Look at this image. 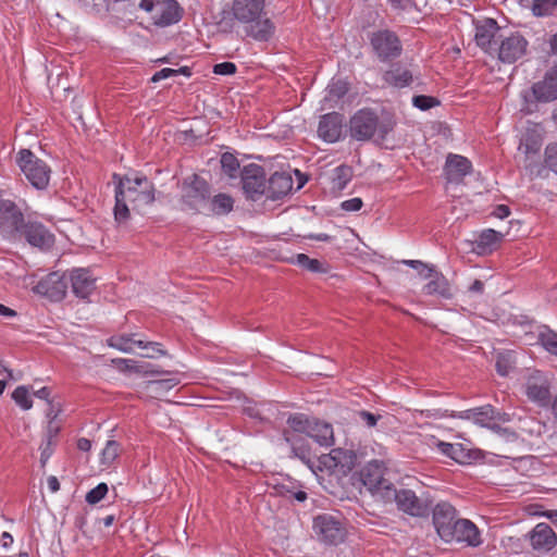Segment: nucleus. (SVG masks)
I'll return each instance as SVG.
<instances>
[{
    "instance_id": "obj_1",
    "label": "nucleus",
    "mask_w": 557,
    "mask_h": 557,
    "mask_svg": "<svg viewBox=\"0 0 557 557\" xmlns=\"http://www.w3.org/2000/svg\"><path fill=\"white\" fill-rule=\"evenodd\" d=\"M115 206L114 220L121 225L128 221L131 210H139L154 201V185L139 173L113 174Z\"/></svg>"
},
{
    "instance_id": "obj_2",
    "label": "nucleus",
    "mask_w": 557,
    "mask_h": 557,
    "mask_svg": "<svg viewBox=\"0 0 557 557\" xmlns=\"http://www.w3.org/2000/svg\"><path fill=\"white\" fill-rule=\"evenodd\" d=\"M265 0H233L232 14L247 25V34L258 41H268L274 34V25L264 12Z\"/></svg>"
},
{
    "instance_id": "obj_3",
    "label": "nucleus",
    "mask_w": 557,
    "mask_h": 557,
    "mask_svg": "<svg viewBox=\"0 0 557 557\" xmlns=\"http://www.w3.org/2000/svg\"><path fill=\"white\" fill-rule=\"evenodd\" d=\"M393 128L391 121H380L377 114L370 109L358 110L349 121V133L356 140H369L379 135L384 138Z\"/></svg>"
},
{
    "instance_id": "obj_4",
    "label": "nucleus",
    "mask_w": 557,
    "mask_h": 557,
    "mask_svg": "<svg viewBox=\"0 0 557 557\" xmlns=\"http://www.w3.org/2000/svg\"><path fill=\"white\" fill-rule=\"evenodd\" d=\"M521 112L531 114L537 110V102H552L557 99V66L552 65L542 81L534 83L530 91L522 94Z\"/></svg>"
},
{
    "instance_id": "obj_5",
    "label": "nucleus",
    "mask_w": 557,
    "mask_h": 557,
    "mask_svg": "<svg viewBox=\"0 0 557 557\" xmlns=\"http://www.w3.org/2000/svg\"><path fill=\"white\" fill-rule=\"evenodd\" d=\"M454 417L472 420L475 424L491 429L495 433L505 436L507 440L515 437L513 432H510L507 428H503L500 425V423L508 422L510 420V416L506 412L497 411L491 405L463 410Z\"/></svg>"
},
{
    "instance_id": "obj_6",
    "label": "nucleus",
    "mask_w": 557,
    "mask_h": 557,
    "mask_svg": "<svg viewBox=\"0 0 557 557\" xmlns=\"http://www.w3.org/2000/svg\"><path fill=\"white\" fill-rule=\"evenodd\" d=\"M16 163L27 181L36 189H46L49 185L51 169L28 149H21Z\"/></svg>"
},
{
    "instance_id": "obj_7",
    "label": "nucleus",
    "mask_w": 557,
    "mask_h": 557,
    "mask_svg": "<svg viewBox=\"0 0 557 557\" xmlns=\"http://www.w3.org/2000/svg\"><path fill=\"white\" fill-rule=\"evenodd\" d=\"M139 8L151 14L153 25L158 27L177 24L184 14V9L176 0H140Z\"/></svg>"
},
{
    "instance_id": "obj_8",
    "label": "nucleus",
    "mask_w": 557,
    "mask_h": 557,
    "mask_svg": "<svg viewBox=\"0 0 557 557\" xmlns=\"http://www.w3.org/2000/svg\"><path fill=\"white\" fill-rule=\"evenodd\" d=\"M385 466L383 461L371 460L360 471V480L373 497L384 500L391 495L393 484L384 478Z\"/></svg>"
},
{
    "instance_id": "obj_9",
    "label": "nucleus",
    "mask_w": 557,
    "mask_h": 557,
    "mask_svg": "<svg viewBox=\"0 0 557 557\" xmlns=\"http://www.w3.org/2000/svg\"><path fill=\"white\" fill-rule=\"evenodd\" d=\"M312 528L318 540L325 545H338L347 534L343 520L330 513L317 516Z\"/></svg>"
},
{
    "instance_id": "obj_10",
    "label": "nucleus",
    "mask_w": 557,
    "mask_h": 557,
    "mask_svg": "<svg viewBox=\"0 0 557 557\" xmlns=\"http://www.w3.org/2000/svg\"><path fill=\"white\" fill-rule=\"evenodd\" d=\"M523 392L529 400L545 406L550 398L548 376L536 369H528L523 375Z\"/></svg>"
},
{
    "instance_id": "obj_11",
    "label": "nucleus",
    "mask_w": 557,
    "mask_h": 557,
    "mask_svg": "<svg viewBox=\"0 0 557 557\" xmlns=\"http://www.w3.org/2000/svg\"><path fill=\"white\" fill-rule=\"evenodd\" d=\"M24 215L16 203L2 197L0 193V234L5 239H13L21 232Z\"/></svg>"
},
{
    "instance_id": "obj_12",
    "label": "nucleus",
    "mask_w": 557,
    "mask_h": 557,
    "mask_svg": "<svg viewBox=\"0 0 557 557\" xmlns=\"http://www.w3.org/2000/svg\"><path fill=\"white\" fill-rule=\"evenodd\" d=\"M395 502L397 508L412 517H425L429 513L430 506L426 502L420 499L411 490L391 488V495L385 497L383 503Z\"/></svg>"
},
{
    "instance_id": "obj_13",
    "label": "nucleus",
    "mask_w": 557,
    "mask_h": 557,
    "mask_svg": "<svg viewBox=\"0 0 557 557\" xmlns=\"http://www.w3.org/2000/svg\"><path fill=\"white\" fill-rule=\"evenodd\" d=\"M529 42L519 33L510 34L503 38L497 49L498 60L503 63L512 64L527 55Z\"/></svg>"
},
{
    "instance_id": "obj_14",
    "label": "nucleus",
    "mask_w": 557,
    "mask_h": 557,
    "mask_svg": "<svg viewBox=\"0 0 557 557\" xmlns=\"http://www.w3.org/2000/svg\"><path fill=\"white\" fill-rule=\"evenodd\" d=\"M450 537H445L446 543H458L469 547H479L483 539L478 527L469 519H459L451 528Z\"/></svg>"
},
{
    "instance_id": "obj_15",
    "label": "nucleus",
    "mask_w": 557,
    "mask_h": 557,
    "mask_svg": "<svg viewBox=\"0 0 557 557\" xmlns=\"http://www.w3.org/2000/svg\"><path fill=\"white\" fill-rule=\"evenodd\" d=\"M183 202L195 211H202L207 208L208 186L203 180L194 176L190 182H185L182 188Z\"/></svg>"
},
{
    "instance_id": "obj_16",
    "label": "nucleus",
    "mask_w": 557,
    "mask_h": 557,
    "mask_svg": "<svg viewBox=\"0 0 557 557\" xmlns=\"http://www.w3.org/2000/svg\"><path fill=\"white\" fill-rule=\"evenodd\" d=\"M242 182L245 193L252 200L265 194L267 180L262 166L255 163L246 165L242 172Z\"/></svg>"
},
{
    "instance_id": "obj_17",
    "label": "nucleus",
    "mask_w": 557,
    "mask_h": 557,
    "mask_svg": "<svg viewBox=\"0 0 557 557\" xmlns=\"http://www.w3.org/2000/svg\"><path fill=\"white\" fill-rule=\"evenodd\" d=\"M459 519L460 518L457 517V510L449 503H438L433 509V524L443 541L445 537L451 539V528Z\"/></svg>"
},
{
    "instance_id": "obj_18",
    "label": "nucleus",
    "mask_w": 557,
    "mask_h": 557,
    "mask_svg": "<svg viewBox=\"0 0 557 557\" xmlns=\"http://www.w3.org/2000/svg\"><path fill=\"white\" fill-rule=\"evenodd\" d=\"M371 45L382 60L396 58L401 52V45L398 37L389 30L374 33L371 38Z\"/></svg>"
},
{
    "instance_id": "obj_19",
    "label": "nucleus",
    "mask_w": 557,
    "mask_h": 557,
    "mask_svg": "<svg viewBox=\"0 0 557 557\" xmlns=\"http://www.w3.org/2000/svg\"><path fill=\"white\" fill-rule=\"evenodd\" d=\"M109 345L123 352H132L135 347L152 348L153 352L143 354V357L145 358H158L165 355V350L162 349L161 344L157 342L136 341L129 335L112 336L109 339Z\"/></svg>"
},
{
    "instance_id": "obj_20",
    "label": "nucleus",
    "mask_w": 557,
    "mask_h": 557,
    "mask_svg": "<svg viewBox=\"0 0 557 557\" xmlns=\"http://www.w3.org/2000/svg\"><path fill=\"white\" fill-rule=\"evenodd\" d=\"M343 122V115L337 112L324 114L319 122V137L326 143H336L342 135Z\"/></svg>"
},
{
    "instance_id": "obj_21",
    "label": "nucleus",
    "mask_w": 557,
    "mask_h": 557,
    "mask_svg": "<svg viewBox=\"0 0 557 557\" xmlns=\"http://www.w3.org/2000/svg\"><path fill=\"white\" fill-rule=\"evenodd\" d=\"M530 544L535 550H552L557 544L553 529L544 522L537 523L529 533Z\"/></svg>"
},
{
    "instance_id": "obj_22",
    "label": "nucleus",
    "mask_w": 557,
    "mask_h": 557,
    "mask_svg": "<svg viewBox=\"0 0 557 557\" xmlns=\"http://www.w3.org/2000/svg\"><path fill=\"white\" fill-rule=\"evenodd\" d=\"M472 170L471 162L460 154L449 153L445 162V175L450 183H460Z\"/></svg>"
},
{
    "instance_id": "obj_23",
    "label": "nucleus",
    "mask_w": 557,
    "mask_h": 557,
    "mask_svg": "<svg viewBox=\"0 0 557 557\" xmlns=\"http://www.w3.org/2000/svg\"><path fill=\"white\" fill-rule=\"evenodd\" d=\"M72 290L76 297L86 299L95 290L96 278L87 269H73L70 272Z\"/></svg>"
},
{
    "instance_id": "obj_24",
    "label": "nucleus",
    "mask_w": 557,
    "mask_h": 557,
    "mask_svg": "<svg viewBox=\"0 0 557 557\" xmlns=\"http://www.w3.org/2000/svg\"><path fill=\"white\" fill-rule=\"evenodd\" d=\"M36 289L53 300H61L66 294L65 277L58 273H51L38 283Z\"/></svg>"
},
{
    "instance_id": "obj_25",
    "label": "nucleus",
    "mask_w": 557,
    "mask_h": 557,
    "mask_svg": "<svg viewBox=\"0 0 557 557\" xmlns=\"http://www.w3.org/2000/svg\"><path fill=\"white\" fill-rule=\"evenodd\" d=\"M24 235L32 246L41 249L49 248L54 243L53 235L40 223L25 225Z\"/></svg>"
},
{
    "instance_id": "obj_26",
    "label": "nucleus",
    "mask_w": 557,
    "mask_h": 557,
    "mask_svg": "<svg viewBox=\"0 0 557 557\" xmlns=\"http://www.w3.org/2000/svg\"><path fill=\"white\" fill-rule=\"evenodd\" d=\"M503 236L493 228L483 230L473 242V251L480 256L492 253L499 246Z\"/></svg>"
},
{
    "instance_id": "obj_27",
    "label": "nucleus",
    "mask_w": 557,
    "mask_h": 557,
    "mask_svg": "<svg viewBox=\"0 0 557 557\" xmlns=\"http://www.w3.org/2000/svg\"><path fill=\"white\" fill-rule=\"evenodd\" d=\"M429 282L423 286V293L429 296H437L444 299L453 297V290L448 280L435 269L433 270L431 277H428Z\"/></svg>"
},
{
    "instance_id": "obj_28",
    "label": "nucleus",
    "mask_w": 557,
    "mask_h": 557,
    "mask_svg": "<svg viewBox=\"0 0 557 557\" xmlns=\"http://www.w3.org/2000/svg\"><path fill=\"white\" fill-rule=\"evenodd\" d=\"M499 27L493 18L476 21L474 35L476 45L487 51Z\"/></svg>"
},
{
    "instance_id": "obj_29",
    "label": "nucleus",
    "mask_w": 557,
    "mask_h": 557,
    "mask_svg": "<svg viewBox=\"0 0 557 557\" xmlns=\"http://www.w3.org/2000/svg\"><path fill=\"white\" fill-rule=\"evenodd\" d=\"M293 180L287 173H274L267 182L265 194L271 199H278L293 189Z\"/></svg>"
},
{
    "instance_id": "obj_30",
    "label": "nucleus",
    "mask_w": 557,
    "mask_h": 557,
    "mask_svg": "<svg viewBox=\"0 0 557 557\" xmlns=\"http://www.w3.org/2000/svg\"><path fill=\"white\" fill-rule=\"evenodd\" d=\"M383 78L392 87L404 88L412 83L413 75L407 67L395 64L384 73Z\"/></svg>"
},
{
    "instance_id": "obj_31",
    "label": "nucleus",
    "mask_w": 557,
    "mask_h": 557,
    "mask_svg": "<svg viewBox=\"0 0 557 557\" xmlns=\"http://www.w3.org/2000/svg\"><path fill=\"white\" fill-rule=\"evenodd\" d=\"M351 462V454L348 450L341 448L332 449L330 454L323 455L320 458V463L323 468L334 471L337 468H349Z\"/></svg>"
},
{
    "instance_id": "obj_32",
    "label": "nucleus",
    "mask_w": 557,
    "mask_h": 557,
    "mask_svg": "<svg viewBox=\"0 0 557 557\" xmlns=\"http://www.w3.org/2000/svg\"><path fill=\"white\" fill-rule=\"evenodd\" d=\"M354 176L352 168L341 164L334 168L329 175L330 188L333 193L344 190Z\"/></svg>"
},
{
    "instance_id": "obj_33",
    "label": "nucleus",
    "mask_w": 557,
    "mask_h": 557,
    "mask_svg": "<svg viewBox=\"0 0 557 557\" xmlns=\"http://www.w3.org/2000/svg\"><path fill=\"white\" fill-rule=\"evenodd\" d=\"M430 447H435L438 453L457 462H462L466 454L462 444L460 443H446L435 437H431L428 443Z\"/></svg>"
},
{
    "instance_id": "obj_34",
    "label": "nucleus",
    "mask_w": 557,
    "mask_h": 557,
    "mask_svg": "<svg viewBox=\"0 0 557 557\" xmlns=\"http://www.w3.org/2000/svg\"><path fill=\"white\" fill-rule=\"evenodd\" d=\"M308 436L313 438L320 446L334 444L333 428L331 424L313 420Z\"/></svg>"
},
{
    "instance_id": "obj_35",
    "label": "nucleus",
    "mask_w": 557,
    "mask_h": 557,
    "mask_svg": "<svg viewBox=\"0 0 557 557\" xmlns=\"http://www.w3.org/2000/svg\"><path fill=\"white\" fill-rule=\"evenodd\" d=\"M234 199L227 194H218L207 202V210L213 214H227L233 210Z\"/></svg>"
},
{
    "instance_id": "obj_36",
    "label": "nucleus",
    "mask_w": 557,
    "mask_h": 557,
    "mask_svg": "<svg viewBox=\"0 0 557 557\" xmlns=\"http://www.w3.org/2000/svg\"><path fill=\"white\" fill-rule=\"evenodd\" d=\"M542 133L543 128L541 125L535 124L530 133H528L520 143V149H523L525 153H536L542 146Z\"/></svg>"
},
{
    "instance_id": "obj_37",
    "label": "nucleus",
    "mask_w": 557,
    "mask_h": 557,
    "mask_svg": "<svg viewBox=\"0 0 557 557\" xmlns=\"http://www.w3.org/2000/svg\"><path fill=\"white\" fill-rule=\"evenodd\" d=\"M539 342L547 352L557 357V332L544 326L539 333Z\"/></svg>"
},
{
    "instance_id": "obj_38",
    "label": "nucleus",
    "mask_w": 557,
    "mask_h": 557,
    "mask_svg": "<svg viewBox=\"0 0 557 557\" xmlns=\"http://www.w3.org/2000/svg\"><path fill=\"white\" fill-rule=\"evenodd\" d=\"M12 399L23 410H29L33 407L32 392L28 386H17L12 393Z\"/></svg>"
},
{
    "instance_id": "obj_39",
    "label": "nucleus",
    "mask_w": 557,
    "mask_h": 557,
    "mask_svg": "<svg viewBox=\"0 0 557 557\" xmlns=\"http://www.w3.org/2000/svg\"><path fill=\"white\" fill-rule=\"evenodd\" d=\"M312 421L302 413H295L288 418L287 424L294 432L308 435Z\"/></svg>"
},
{
    "instance_id": "obj_40",
    "label": "nucleus",
    "mask_w": 557,
    "mask_h": 557,
    "mask_svg": "<svg viewBox=\"0 0 557 557\" xmlns=\"http://www.w3.org/2000/svg\"><path fill=\"white\" fill-rule=\"evenodd\" d=\"M557 8V0H533L532 13L537 17L552 15Z\"/></svg>"
},
{
    "instance_id": "obj_41",
    "label": "nucleus",
    "mask_w": 557,
    "mask_h": 557,
    "mask_svg": "<svg viewBox=\"0 0 557 557\" xmlns=\"http://www.w3.org/2000/svg\"><path fill=\"white\" fill-rule=\"evenodd\" d=\"M295 263L313 273L326 271L324 264L321 261H319L318 259H311L305 253H298L295 257Z\"/></svg>"
},
{
    "instance_id": "obj_42",
    "label": "nucleus",
    "mask_w": 557,
    "mask_h": 557,
    "mask_svg": "<svg viewBox=\"0 0 557 557\" xmlns=\"http://www.w3.org/2000/svg\"><path fill=\"white\" fill-rule=\"evenodd\" d=\"M120 445L115 441H108L106 447L101 451V462L110 466L119 456Z\"/></svg>"
},
{
    "instance_id": "obj_43",
    "label": "nucleus",
    "mask_w": 557,
    "mask_h": 557,
    "mask_svg": "<svg viewBox=\"0 0 557 557\" xmlns=\"http://www.w3.org/2000/svg\"><path fill=\"white\" fill-rule=\"evenodd\" d=\"M515 360L511 354H499L496 359V370L499 375L506 376L512 369Z\"/></svg>"
},
{
    "instance_id": "obj_44",
    "label": "nucleus",
    "mask_w": 557,
    "mask_h": 557,
    "mask_svg": "<svg viewBox=\"0 0 557 557\" xmlns=\"http://www.w3.org/2000/svg\"><path fill=\"white\" fill-rule=\"evenodd\" d=\"M108 493V485L106 483H99L96 487L91 488L85 497V500L89 505H96L104 498Z\"/></svg>"
},
{
    "instance_id": "obj_45",
    "label": "nucleus",
    "mask_w": 557,
    "mask_h": 557,
    "mask_svg": "<svg viewBox=\"0 0 557 557\" xmlns=\"http://www.w3.org/2000/svg\"><path fill=\"white\" fill-rule=\"evenodd\" d=\"M412 104L421 111H426L440 104V101L432 96L419 95L412 98Z\"/></svg>"
},
{
    "instance_id": "obj_46",
    "label": "nucleus",
    "mask_w": 557,
    "mask_h": 557,
    "mask_svg": "<svg viewBox=\"0 0 557 557\" xmlns=\"http://www.w3.org/2000/svg\"><path fill=\"white\" fill-rule=\"evenodd\" d=\"M401 262L417 270L423 278L431 277V274L435 269L433 265L424 263L420 260H403Z\"/></svg>"
},
{
    "instance_id": "obj_47",
    "label": "nucleus",
    "mask_w": 557,
    "mask_h": 557,
    "mask_svg": "<svg viewBox=\"0 0 557 557\" xmlns=\"http://www.w3.org/2000/svg\"><path fill=\"white\" fill-rule=\"evenodd\" d=\"M348 91V85L346 82L344 81H333L329 87H327V92H329V96L331 98H342L343 96L346 95V92Z\"/></svg>"
},
{
    "instance_id": "obj_48",
    "label": "nucleus",
    "mask_w": 557,
    "mask_h": 557,
    "mask_svg": "<svg viewBox=\"0 0 557 557\" xmlns=\"http://www.w3.org/2000/svg\"><path fill=\"white\" fill-rule=\"evenodd\" d=\"M221 165L223 170L231 176L238 170L239 163L237 159L231 153H224L221 157Z\"/></svg>"
},
{
    "instance_id": "obj_49",
    "label": "nucleus",
    "mask_w": 557,
    "mask_h": 557,
    "mask_svg": "<svg viewBox=\"0 0 557 557\" xmlns=\"http://www.w3.org/2000/svg\"><path fill=\"white\" fill-rule=\"evenodd\" d=\"M546 165L557 173V144H550L545 149Z\"/></svg>"
},
{
    "instance_id": "obj_50",
    "label": "nucleus",
    "mask_w": 557,
    "mask_h": 557,
    "mask_svg": "<svg viewBox=\"0 0 557 557\" xmlns=\"http://www.w3.org/2000/svg\"><path fill=\"white\" fill-rule=\"evenodd\" d=\"M363 207V201L359 197L347 199L341 202V209L346 212H357Z\"/></svg>"
},
{
    "instance_id": "obj_51",
    "label": "nucleus",
    "mask_w": 557,
    "mask_h": 557,
    "mask_svg": "<svg viewBox=\"0 0 557 557\" xmlns=\"http://www.w3.org/2000/svg\"><path fill=\"white\" fill-rule=\"evenodd\" d=\"M236 72V65L233 62H222L213 66V73L216 75H233Z\"/></svg>"
},
{
    "instance_id": "obj_52",
    "label": "nucleus",
    "mask_w": 557,
    "mask_h": 557,
    "mask_svg": "<svg viewBox=\"0 0 557 557\" xmlns=\"http://www.w3.org/2000/svg\"><path fill=\"white\" fill-rule=\"evenodd\" d=\"M52 451H53L52 443H51V438L49 437L47 440V442L40 446V462H41V466H45L47 463V461L49 460V458L52 455Z\"/></svg>"
},
{
    "instance_id": "obj_53",
    "label": "nucleus",
    "mask_w": 557,
    "mask_h": 557,
    "mask_svg": "<svg viewBox=\"0 0 557 557\" xmlns=\"http://www.w3.org/2000/svg\"><path fill=\"white\" fill-rule=\"evenodd\" d=\"M173 76H176L175 70L170 69V67H164L153 74V76L151 77V82L158 83L160 81H163V79H166V78H170Z\"/></svg>"
},
{
    "instance_id": "obj_54",
    "label": "nucleus",
    "mask_w": 557,
    "mask_h": 557,
    "mask_svg": "<svg viewBox=\"0 0 557 557\" xmlns=\"http://www.w3.org/2000/svg\"><path fill=\"white\" fill-rule=\"evenodd\" d=\"M359 417L361 419V421L369 428H373L376 425L379 419L381 418L380 416H375L369 411H360L359 412Z\"/></svg>"
},
{
    "instance_id": "obj_55",
    "label": "nucleus",
    "mask_w": 557,
    "mask_h": 557,
    "mask_svg": "<svg viewBox=\"0 0 557 557\" xmlns=\"http://www.w3.org/2000/svg\"><path fill=\"white\" fill-rule=\"evenodd\" d=\"M177 384H178V381L175 380V379L160 380V381H154V382L151 383L152 387L156 391H162V389H165V388H172V387H174Z\"/></svg>"
},
{
    "instance_id": "obj_56",
    "label": "nucleus",
    "mask_w": 557,
    "mask_h": 557,
    "mask_svg": "<svg viewBox=\"0 0 557 557\" xmlns=\"http://www.w3.org/2000/svg\"><path fill=\"white\" fill-rule=\"evenodd\" d=\"M392 7L400 11H410L414 3L412 0H388Z\"/></svg>"
},
{
    "instance_id": "obj_57",
    "label": "nucleus",
    "mask_w": 557,
    "mask_h": 557,
    "mask_svg": "<svg viewBox=\"0 0 557 557\" xmlns=\"http://www.w3.org/2000/svg\"><path fill=\"white\" fill-rule=\"evenodd\" d=\"M284 438L287 443H289L292 445V449H293V453L295 454V456L299 457L301 460H306V454L302 449L300 448H297L293 442V437L292 435L289 434V432H284Z\"/></svg>"
},
{
    "instance_id": "obj_58",
    "label": "nucleus",
    "mask_w": 557,
    "mask_h": 557,
    "mask_svg": "<svg viewBox=\"0 0 557 557\" xmlns=\"http://www.w3.org/2000/svg\"><path fill=\"white\" fill-rule=\"evenodd\" d=\"M492 215L497 219H506L510 215V209L508 206L498 205L492 212Z\"/></svg>"
},
{
    "instance_id": "obj_59",
    "label": "nucleus",
    "mask_w": 557,
    "mask_h": 557,
    "mask_svg": "<svg viewBox=\"0 0 557 557\" xmlns=\"http://www.w3.org/2000/svg\"><path fill=\"white\" fill-rule=\"evenodd\" d=\"M549 47H550L549 55L552 58H557V33L550 37ZM552 65L557 66V61H553Z\"/></svg>"
},
{
    "instance_id": "obj_60",
    "label": "nucleus",
    "mask_w": 557,
    "mask_h": 557,
    "mask_svg": "<svg viewBox=\"0 0 557 557\" xmlns=\"http://www.w3.org/2000/svg\"><path fill=\"white\" fill-rule=\"evenodd\" d=\"M47 485L51 493H57L60 490L59 480L54 475H50L47 479Z\"/></svg>"
},
{
    "instance_id": "obj_61",
    "label": "nucleus",
    "mask_w": 557,
    "mask_h": 557,
    "mask_svg": "<svg viewBox=\"0 0 557 557\" xmlns=\"http://www.w3.org/2000/svg\"><path fill=\"white\" fill-rule=\"evenodd\" d=\"M34 396H36L37 398L39 399H44V400H47V403L51 401L50 400V389L48 387H41L40 389L36 391L33 393Z\"/></svg>"
},
{
    "instance_id": "obj_62",
    "label": "nucleus",
    "mask_w": 557,
    "mask_h": 557,
    "mask_svg": "<svg viewBox=\"0 0 557 557\" xmlns=\"http://www.w3.org/2000/svg\"><path fill=\"white\" fill-rule=\"evenodd\" d=\"M0 315L5 318H14L16 312L13 309L0 304Z\"/></svg>"
},
{
    "instance_id": "obj_63",
    "label": "nucleus",
    "mask_w": 557,
    "mask_h": 557,
    "mask_svg": "<svg viewBox=\"0 0 557 557\" xmlns=\"http://www.w3.org/2000/svg\"><path fill=\"white\" fill-rule=\"evenodd\" d=\"M77 448L82 451H88L91 448V442L87 438H79L77 441Z\"/></svg>"
},
{
    "instance_id": "obj_64",
    "label": "nucleus",
    "mask_w": 557,
    "mask_h": 557,
    "mask_svg": "<svg viewBox=\"0 0 557 557\" xmlns=\"http://www.w3.org/2000/svg\"><path fill=\"white\" fill-rule=\"evenodd\" d=\"M483 289H484V283L480 280H475L469 287V290L472 293H482Z\"/></svg>"
}]
</instances>
